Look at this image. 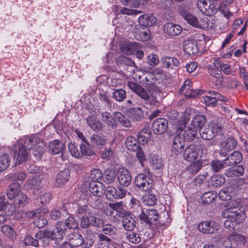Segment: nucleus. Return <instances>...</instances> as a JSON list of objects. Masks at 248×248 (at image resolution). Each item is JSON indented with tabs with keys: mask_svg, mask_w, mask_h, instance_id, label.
Segmentation results:
<instances>
[{
	"mask_svg": "<svg viewBox=\"0 0 248 248\" xmlns=\"http://www.w3.org/2000/svg\"><path fill=\"white\" fill-rule=\"evenodd\" d=\"M157 78L155 75L150 73H146L144 75L141 83L145 85L149 91L153 90L158 93H160V89L156 85Z\"/></svg>",
	"mask_w": 248,
	"mask_h": 248,
	"instance_id": "6",
	"label": "nucleus"
},
{
	"mask_svg": "<svg viewBox=\"0 0 248 248\" xmlns=\"http://www.w3.org/2000/svg\"><path fill=\"white\" fill-rule=\"evenodd\" d=\"M102 227V232L109 236L114 235L117 231L116 228L110 224H103Z\"/></svg>",
	"mask_w": 248,
	"mask_h": 248,
	"instance_id": "54",
	"label": "nucleus"
},
{
	"mask_svg": "<svg viewBox=\"0 0 248 248\" xmlns=\"http://www.w3.org/2000/svg\"><path fill=\"white\" fill-rule=\"evenodd\" d=\"M89 202L93 207L101 209L104 207L105 202L102 195H91L89 199Z\"/></svg>",
	"mask_w": 248,
	"mask_h": 248,
	"instance_id": "27",
	"label": "nucleus"
},
{
	"mask_svg": "<svg viewBox=\"0 0 248 248\" xmlns=\"http://www.w3.org/2000/svg\"><path fill=\"white\" fill-rule=\"evenodd\" d=\"M198 228L202 233L212 234L219 230V225L214 221H204L199 223Z\"/></svg>",
	"mask_w": 248,
	"mask_h": 248,
	"instance_id": "8",
	"label": "nucleus"
},
{
	"mask_svg": "<svg viewBox=\"0 0 248 248\" xmlns=\"http://www.w3.org/2000/svg\"><path fill=\"white\" fill-rule=\"evenodd\" d=\"M126 234L127 240L131 243L138 244L141 241L140 236L138 233L129 231Z\"/></svg>",
	"mask_w": 248,
	"mask_h": 248,
	"instance_id": "61",
	"label": "nucleus"
},
{
	"mask_svg": "<svg viewBox=\"0 0 248 248\" xmlns=\"http://www.w3.org/2000/svg\"><path fill=\"white\" fill-rule=\"evenodd\" d=\"M244 172V168L242 165L234 168H230L225 170L224 174L228 177H235L242 176Z\"/></svg>",
	"mask_w": 248,
	"mask_h": 248,
	"instance_id": "28",
	"label": "nucleus"
},
{
	"mask_svg": "<svg viewBox=\"0 0 248 248\" xmlns=\"http://www.w3.org/2000/svg\"><path fill=\"white\" fill-rule=\"evenodd\" d=\"M116 176L115 170L108 169L105 171L102 178L106 183L111 184L115 181Z\"/></svg>",
	"mask_w": 248,
	"mask_h": 248,
	"instance_id": "41",
	"label": "nucleus"
},
{
	"mask_svg": "<svg viewBox=\"0 0 248 248\" xmlns=\"http://www.w3.org/2000/svg\"><path fill=\"white\" fill-rule=\"evenodd\" d=\"M125 144L127 149L131 152L138 150L140 145L135 137L132 136H128L125 141Z\"/></svg>",
	"mask_w": 248,
	"mask_h": 248,
	"instance_id": "35",
	"label": "nucleus"
},
{
	"mask_svg": "<svg viewBox=\"0 0 248 248\" xmlns=\"http://www.w3.org/2000/svg\"><path fill=\"white\" fill-rule=\"evenodd\" d=\"M80 156L91 157L94 155V151L91 148V145L89 142L87 143H81L80 145Z\"/></svg>",
	"mask_w": 248,
	"mask_h": 248,
	"instance_id": "39",
	"label": "nucleus"
},
{
	"mask_svg": "<svg viewBox=\"0 0 248 248\" xmlns=\"http://www.w3.org/2000/svg\"><path fill=\"white\" fill-rule=\"evenodd\" d=\"M202 162L200 160L196 161L191 164L186 168V171L190 174H196L201 169Z\"/></svg>",
	"mask_w": 248,
	"mask_h": 248,
	"instance_id": "47",
	"label": "nucleus"
},
{
	"mask_svg": "<svg viewBox=\"0 0 248 248\" xmlns=\"http://www.w3.org/2000/svg\"><path fill=\"white\" fill-rule=\"evenodd\" d=\"M206 122L205 118L203 115H196L192 120L191 125L194 129H201Z\"/></svg>",
	"mask_w": 248,
	"mask_h": 248,
	"instance_id": "42",
	"label": "nucleus"
},
{
	"mask_svg": "<svg viewBox=\"0 0 248 248\" xmlns=\"http://www.w3.org/2000/svg\"><path fill=\"white\" fill-rule=\"evenodd\" d=\"M114 151L110 147L101 150L100 153L101 158L105 160H111L114 157Z\"/></svg>",
	"mask_w": 248,
	"mask_h": 248,
	"instance_id": "51",
	"label": "nucleus"
},
{
	"mask_svg": "<svg viewBox=\"0 0 248 248\" xmlns=\"http://www.w3.org/2000/svg\"><path fill=\"white\" fill-rule=\"evenodd\" d=\"M117 177L119 184L124 186H128L131 182L130 172L124 167L118 168Z\"/></svg>",
	"mask_w": 248,
	"mask_h": 248,
	"instance_id": "9",
	"label": "nucleus"
},
{
	"mask_svg": "<svg viewBox=\"0 0 248 248\" xmlns=\"http://www.w3.org/2000/svg\"><path fill=\"white\" fill-rule=\"evenodd\" d=\"M237 145V142L233 138H228L221 144L219 155L222 157L226 156L228 152L235 149Z\"/></svg>",
	"mask_w": 248,
	"mask_h": 248,
	"instance_id": "11",
	"label": "nucleus"
},
{
	"mask_svg": "<svg viewBox=\"0 0 248 248\" xmlns=\"http://www.w3.org/2000/svg\"><path fill=\"white\" fill-rule=\"evenodd\" d=\"M243 160V155L238 151H234L230 154L225 159L226 167L232 166L239 164Z\"/></svg>",
	"mask_w": 248,
	"mask_h": 248,
	"instance_id": "17",
	"label": "nucleus"
},
{
	"mask_svg": "<svg viewBox=\"0 0 248 248\" xmlns=\"http://www.w3.org/2000/svg\"><path fill=\"white\" fill-rule=\"evenodd\" d=\"M28 150L25 147L21 145L19 146L18 151L17 160L19 163L26 160L28 155Z\"/></svg>",
	"mask_w": 248,
	"mask_h": 248,
	"instance_id": "56",
	"label": "nucleus"
},
{
	"mask_svg": "<svg viewBox=\"0 0 248 248\" xmlns=\"http://www.w3.org/2000/svg\"><path fill=\"white\" fill-rule=\"evenodd\" d=\"M231 240L233 246L239 248L244 247L247 242V238L245 236L237 233L231 234Z\"/></svg>",
	"mask_w": 248,
	"mask_h": 248,
	"instance_id": "31",
	"label": "nucleus"
},
{
	"mask_svg": "<svg viewBox=\"0 0 248 248\" xmlns=\"http://www.w3.org/2000/svg\"><path fill=\"white\" fill-rule=\"evenodd\" d=\"M161 61L163 66L167 68L172 69L174 67H178L180 65L179 61L174 57H163Z\"/></svg>",
	"mask_w": 248,
	"mask_h": 248,
	"instance_id": "32",
	"label": "nucleus"
},
{
	"mask_svg": "<svg viewBox=\"0 0 248 248\" xmlns=\"http://www.w3.org/2000/svg\"><path fill=\"white\" fill-rule=\"evenodd\" d=\"M21 190L20 184L17 182L12 183L9 186L7 191V196L8 199H14Z\"/></svg>",
	"mask_w": 248,
	"mask_h": 248,
	"instance_id": "29",
	"label": "nucleus"
},
{
	"mask_svg": "<svg viewBox=\"0 0 248 248\" xmlns=\"http://www.w3.org/2000/svg\"><path fill=\"white\" fill-rule=\"evenodd\" d=\"M201 138L205 140H210L214 137L210 127L205 128L200 130Z\"/></svg>",
	"mask_w": 248,
	"mask_h": 248,
	"instance_id": "63",
	"label": "nucleus"
},
{
	"mask_svg": "<svg viewBox=\"0 0 248 248\" xmlns=\"http://www.w3.org/2000/svg\"><path fill=\"white\" fill-rule=\"evenodd\" d=\"M128 112L131 114L133 120L136 122L140 121L144 117L143 112L141 108L137 107L129 108Z\"/></svg>",
	"mask_w": 248,
	"mask_h": 248,
	"instance_id": "40",
	"label": "nucleus"
},
{
	"mask_svg": "<svg viewBox=\"0 0 248 248\" xmlns=\"http://www.w3.org/2000/svg\"><path fill=\"white\" fill-rule=\"evenodd\" d=\"M185 146V140L179 134H177L173 139L171 144V153L174 155H179Z\"/></svg>",
	"mask_w": 248,
	"mask_h": 248,
	"instance_id": "13",
	"label": "nucleus"
},
{
	"mask_svg": "<svg viewBox=\"0 0 248 248\" xmlns=\"http://www.w3.org/2000/svg\"><path fill=\"white\" fill-rule=\"evenodd\" d=\"M168 126V121L165 118H159L153 122L152 129L155 134L160 135L166 132Z\"/></svg>",
	"mask_w": 248,
	"mask_h": 248,
	"instance_id": "12",
	"label": "nucleus"
},
{
	"mask_svg": "<svg viewBox=\"0 0 248 248\" xmlns=\"http://www.w3.org/2000/svg\"><path fill=\"white\" fill-rule=\"evenodd\" d=\"M238 191V188L235 185H230L224 187L219 192V197L223 201H228L235 196Z\"/></svg>",
	"mask_w": 248,
	"mask_h": 248,
	"instance_id": "10",
	"label": "nucleus"
},
{
	"mask_svg": "<svg viewBox=\"0 0 248 248\" xmlns=\"http://www.w3.org/2000/svg\"><path fill=\"white\" fill-rule=\"evenodd\" d=\"M16 211L15 206L9 203L1 202V221L5 222L9 217L13 215Z\"/></svg>",
	"mask_w": 248,
	"mask_h": 248,
	"instance_id": "16",
	"label": "nucleus"
},
{
	"mask_svg": "<svg viewBox=\"0 0 248 248\" xmlns=\"http://www.w3.org/2000/svg\"><path fill=\"white\" fill-rule=\"evenodd\" d=\"M216 198L217 195L212 191L204 193L201 197L202 202L206 204H209L212 203Z\"/></svg>",
	"mask_w": 248,
	"mask_h": 248,
	"instance_id": "48",
	"label": "nucleus"
},
{
	"mask_svg": "<svg viewBox=\"0 0 248 248\" xmlns=\"http://www.w3.org/2000/svg\"><path fill=\"white\" fill-rule=\"evenodd\" d=\"M222 216L226 219L224 222V227L230 231H234L236 225L241 222L243 216L241 214H236L229 212L223 211Z\"/></svg>",
	"mask_w": 248,
	"mask_h": 248,
	"instance_id": "2",
	"label": "nucleus"
},
{
	"mask_svg": "<svg viewBox=\"0 0 248 248\" xmlns=\"http://www.w3.org/2000/svg\"><path fill=\"white\" fill-rule=\"evenodd\" d=\"M127 85L132 91L142 99L146 101H148L150 99L149 93L141 85L134 82H128Z\"/></svg>",
	"mask_w": 248,
	"mask_h": 248,
	"instance_id": "15",
	"label": "nucleus"
},
{
	"mask_svg": "<svg viewBox=\"0 0 248 248\" xmlns=\"http://www.w3.org/2000/svg\"><path fill=\"white\" fill-rule=\"evenodd\" d=\"M141 45L138 43H130L121 44L120 50L122 53L131 55L134 53L136 49L140 48Z\"/></svg>",
	"mask_w": 248,
	"mask_h": 248,
	"instance_id": "25",
	"label": "nucleus"
},
{
	"mask_svg": "<svg viewBox=\"0 0 248 248\" xmlns=\"http://www.w3.org/2000/svg\"><path fill=\"white\" fill-rule=\"evenodd\" d=\"M45 146V143L42 141L35 146V149L33 150V154L37 159H41L44 152Z\"/></svg>",
	"mask_w": 248,
	"mask_h": 248,
	"instance_id": "60",
	"label": "nucleus"
},
{
	"mask_svg": "<svg viewBox=\"0 0 248 248\" xmlns=\"http://www.w3.org/2000/svg\"><path fill=\"white\" fill-rule=\"evenodd\" d=\"M186 120H180L176 121L175 124H173V133H176L177 134H179L185 128L186 124Z\"/></svg>",
	"mask_w": 248,
	"mask_h": 248,
	"instance_id": "55",
	"label": "nucleus"
},
{
	"mask_svg": "<svg viewBox=\"0 0 248 248\" xmlns=\"http://www.w3.org/2000/svg\"><path fill=\"white\" fill-rule=\"evenodd\" d=\"M183 49L189 55L196 54L199 52L198 44L195 40H185L183 43Z\"/></svg>",
	"mask_w": 248,
	"mask_h": 248,
	"instance_id": "19",
	"label": "nucleus"
},
{
	"mask_svg": "<svg viewBox=\"0 0 248 248\" xmlns=\"http://www.w3.org/2000/svg\"><path fill=\"white\" fill-rule=\"evenodd\" d=\"M197 5L204 15L211 16L220 10L223 2L222 0H198Z\"/></svg>",
	"mask_w": 248,
	"mask_h": 248,
	"instance_id": "1",
	"label": "nucleus"
},
{
	"mask_svg": "<svg viewBox=\"0 0 248 248\" xmlns=\"http://www.w3.org/2000/svg\"><path fill=\"white\" fill-rule=\"evenodd\" d=\"M136 186L143 191L149 192L153 188V181L148 176L144 174H138L135 178Z\"/></svg>",
	"mask_w": 248,
	"mask_h": 248,
	"instance_id": "3",
	"label": "nucleus"
},
{
	"mask_svg": "<svg viewBox=\"0 0 248 248\" xmlns=\"http://www.w3.org/2000/svg\"><path fill=\"white\" fill-rule=\"evenodd\" d=\"M104 185L100 182H91L89 185V190L92 195H103Z\"/></svg>",
	"mask_w": 248,
	"mask_h": 248,
	"instance_id": "30",
	"label": "nucleus"
},
{
	"mask_svg": "<svg viewBox=\"0 0 248 248\" xmlns=\"http://www.w3.org/2000/svg\"><path fill=\"white\" fill-rule=\"evenodd\" d=\"M68 239L75 248L80 246L83 242V237L78 232H71L67 236Z\"/></svg>",
	"mask_w": 248,
	"mask_h": 248,
	"instance_id": "23",
	"label": "nucleus"
},
{
	"mask_svg": "<svg viewBox=\"0 0 248 248\" xmlns=\"http://www.w3.org/2000/svg\"><path fill=\"white\" fill-rule=\"evenodd\" d=\"M98 98L100 101L105 103V106L108 108H111L112 107V102L110 100L108 93L103 91L100 92L99 93Z\"/></svg>",
	"mask_w": 248,
	"mask_h": 248,
	"instance_id": "57",
	"label": "nucleus"
},
{
	"mask_svg": "<svg viewBox=\"0 0 248 248\" xmlns=\"http://www.w3.org/2000/svg\"><path fill=\"white\" fill-rule=\"evenodd\" d=\"M1 231L9 239H13L15 236V233L13 228L9 225H4L1 227Z\"/></svg>",
	"mask_w": 248,
	"mask_h": 248,
	"instance_id": "64",
	"label": "nucleus"
},
{
	"mask_svg": "<svg viewBox=\"0 0 248 248\" xmlns=\"http://www.w3.org/2000/svg\"><path fill=\"white\" fill-rule=\"evenodd\" d=\"M150 31L148 29L145 31L141 30L135 32V37L137 40L141 41H145L150 39Z\"/></svg>",
	"mask_w": 248,
	"mask_h": 248,
	"instance_id": "52",
	"label": "nucleus"
},
{
	"mask_svg": "<svg viewBox=\"0 0 248 248\" xmlns=\"http://www.w3.org/2000/svg\"><path fill=\"white\" fill-rule=\"evenodd\" d=\"M52 198V195L50 193H45L34 201V203L36 206L42 207L47 204Z\"/></svg>",
	"mask_w": 248,
	"mask_h": 248,
	"instance_id": "37",
	"label": "nucleus"
},
{
	"mask_svg": "<svg viewBox=\"0 0 248 248\" xmlns=\"http://www.w3.org/2000/svg\"><path fill=\"white\" fill-rule=\"evenodd\" d=\"M41 140L37 136H32L27 137L24 141V144L22 145L28 150H30L36 145L40 143Z\"/></svg>",
	"mask_w": 248,
	"mask_h": 248,
	"instance_id": "36",
	"label": "nucleus"
},
{
	"mask_svg": "<svg viewBox=\"0 0 248 248\" xmlns=\"http://www.w3.org/2000/svg\"><path fill=\"white\" fill-rule=\"evenodd\" d=\"M70 177V170L69 169H64L60 171L57 175L56 185L61 186L64 185L69 180Z\"/></svg>",
	"mask_w": 248,
	"mask_h": 248,
	"instance_id": "26",
	"label": "nucleus"
},
{
	"mask_svg": "<svg viewBox=\"0 0 248 248\" xmlns=\"http://www.w3.org/2000/svg\"><path fill=\"white\" fill-rule=\"evenodd\" d=\"M113 116L123 126L126 127H130L131 126L132 124L130 120L121 113L116 112L114 113Z\"/></svg>",
	"mask_w": 248,
	"mask_h": 248,
	"instance_id": "44",
	"label": "nucleus"
},
{
	"mask_svg": "<svg viewBox=\"0 0 248 248\" xmlns=\"http://www.w3.org/2000/svg\"><path fill=\"white\" fill-rule=\"evenodd\" d=\"M197 135V131L192 128H188L185 130L183 134V139L187 141H191Z\"/></svg>",
	"mask_w": 248,
	"mask_h": 248,
	"instance_id": "49",
	"label": "nucleus"
},
{
	"mask_svg": "<svg viewBox=\"0 0 248 248\" xmlns=\"http://www.w3.org/2000/svg\"><path fill=\"white\" fill-rule=\"evenodd\" d=\"M211 184L214 187H217L223 185L226 182L225 177L221 174L213 175L211 178Z\"/></svg>",
	"mask_w": 248,
	"mask_h": 248,
	"instance_id": "53",
	"label": "nucleus"
},
{
	"mask_svg": "<svg viewBox=\"0 0 248 248\" xmlns=\"http://www.w3.org/2000/svg\"><path fill=\"white\" fill-rule=\"evenodd\" d=\"M109 206L114 210L118 213L120 217H123L126 213L124 210L125 205L123 202H119L116 203H109Z\"/></svg>",
	"mask_w": 248,
	"mask_h": 248,
	"instance_id": "45",
	"label": "nucleus"
},
{
	"mask_svg": "<svg viewBox=\"0 0 248 248\" xmlns=\"http://www.w3.org/2000/svg\"><path fill=\"white\" fill-rule=\"evenodd\" d=\"M62 223L63 227L67 230H75L78 227V222L72 217H69L65 222L62 221Z\"/></svg>",
	"mask_w": 248,
	"mask_h": 248,
	"instance_id": "58",
	"label": "nucleus"
},
{
	"mask_svg": "<svg viewBox=\"0 0 248 248\" xmlns=\"http://www.w3.org/2000/svg\"><path fill=\"white\" fill-rule=\"evenodd\" d=\"M122 217V225L124 228L128 231L134 230L136 227V222L132 216L126 213Z\"/></svg>",
	"mask_w": 248,
	"mask_h": 248,
	"instance_id": "21",
	"label": "nucleus"
},
{
	"mask_svg": "<svg viewBox=\"0 0 248 248\" xmlns=\"http://www.w3.org/2000/svg\"><path fill=\"white\" fill-rule=\"evenodd\" d=\"M112 97L117 102H123L126 97V92L123 89H114Z\"/></svg>",
	"mask_w": 248,
	"mask_h": 248,
	"instance_id": "46",
	"label": "nucleus"
},
{
	"mask_svg": "<svg viewBox=\"0 0 248 248\" xmlns=\"http://www.w3.org/2000/svg\"><path fill=\"white\" fill-rule=\"evenodd\" d=\"M91 145L94 147H100L105 146L107 143V140L102 134H93L90 139Z\"/></svg>",
	"mask_w": 248,
	"mask_h": 248,
	"instance_id": "22",
	"label": "nucleus"
},
{
	"mask_svg": "<svg viewBox=\"0 0 248 248\" xmlns=\"http://www.w3.org/2000/svg\"><path fill=\"white\" fill-rule=\"evenodd\" d=\"M139 218L146 223L151 224L157 221L158 218V214L155 209H147L146 211L139 215Z\"/></svg>",
	"mask_w": 248,
	"mask_h": 248,
	"instance_id": "14",
	"label": "nucleus"
},
{
	"mask_svg": "<svg viewBox=\"0 0 248 248\" xmlns=\"http://www.w3.org/2000/svg\"><path fill=\"white\" fill-rule=\"evenodd\" d=\"M151 166L155 170H159L163 166V161L158 155H154L150 161Z\"/></svg>",
	"mask_w": 248,
	"mask_h": 248,
	"instance_id": "59",
	"label": "nucleus"
},
{
	"mask_svg": "<svg viewBox=\"0 0 248 248\" xmlns=\"http://www.w3.org/2000/svg\"><path fill=\"white\" fill-rule=\"evenodd\" d=\"M116 62L119 66L126 65L135 67L136 65L133 61L124 55L119 56L116 60Z\"/></svg>",
	"mask_w": 248,
	"mask_h": 248,
	"instance_id": "50",
	"label": "nucleus"
},
{
	"mask_svg": "<svg viewBox=\"0 0 248 248\" xmlns=\"http://www.w3.org/2000/svg\"><path fill=\"white\" fill-rule=\"evenodd\" d=\"M65 148L64 144L58 140L50 142L48 145V151L52 155L62 154Z\"/></svg>",
	"mask_w": 248,
	"mask_h": 248,
	"instance_id": "18",
	"label": "nucleus"
},
{
	"mask_svg": "<svg viewBox=\"0 0 248 248\" xmlns=\"http://www.w3.org/2000/svg\"><path fill=\"white\" fill-rule=\"evenodd\" d=\"M67 232V229L63 227L62 221H59L52 231H49V232H46L47 238L55 240L58 242L63 239Z\"/></svg>",
	"mask_w": 248,
	"mask_h": 248,
	"instance_id": "4",
	"label": "nucleus"
},
{
	"mask_svg": "<svg viewBox=\"0 0 248 248\" xmlns=\"http://www.w3.org/2000/svg\"><path fill=\"white\" fill-rule=\"evenodd\" d=\"M151 132L149 128H143L138 135V138L140 142L143 144L147 143L151 138Z\"/></svg>",
	"mask_w": 248,
	"mask_h": 248,
	"instance_id": "43",
	"label": "nucleus"
},
{
	"mask_svg": "<svg viewBox=\"0 0 248 248\" xmlns=\"http://www.w3.org/2000/svg\"><path fill=\"white\" fill-rule=\"evenodd\" d=\"M138 21L141 25L145 27L152 26L156 23V19L152 15H143L139 17Z\"/></svg>",
	"mask_w": 248,
	"mask_h": 248,
	"instance_id": "34",
	"label": "nucleus"
},
{
	"mask_svg": "<svg viewBox=\"0 0 248 248\" xmlns=\"http://www.w3.org/2000/svg\"><path fill=\"white\" fill-rule=\"evenodd\" d=\"M87 124L93 131L99 132L103 129L102 124L95 116H89L86 119Z\"/></svg>",
	"mask_w": 248,
	"mask_h": 248,
	"instance_id": "24",
	"label": "nucleus"
},
{
	"mask_svg": "<svg viewBox=\"0 0 248 248\" xmlns=\"http://www.w3.org/2000/svg\"><path fill=\"white\" fill-rule=\"evenodd\" d=\"M199 151L200 147L198 145L191 144L184 150L183 158L189 162L194 161L197 158Z\"/></svg>",
	"mask_w": 248,
	"mask_h": 248,
	"instance_id": "7",
	"label": "nucleus"
},
{
	"mask_svg": "<svg viewBox=\"0 0 248 248\" xmlns=\"http://www.w3.org/2000/svg\"><path fill=\"white\" fill-rule=\"evenodd\" d=\"M242 206V203L241 202L240 199H232L230 201L227 205V208L224 211H229L230 212H232L233 213L236 214H243L240 212H238V210H237V208H239Z\"/></svg>",
	"mask_w": 248,
	"mask_h": 248,
	"instance_id": "33",
	"label": "nucleus"
},
{
	"mask_svg": "<svg viewBox=\"0 0 248 248\" xmlns=\"http://www.w3.org/2000/svg\"><path fill=\"white\" fill-rule=\"evenodd\" d=\"M163 30L169 35L175 36L181 33L182 28L179 25L168 22L164 25Z\"/></svg>",
	"mask_w": 248,
	"mask_h": 248,
	"instance_id": "20",
	"label": "nucleus"
},
{
	"mask_svg": "<svg viewBox=\"0 0 248 248\" xmlns=\"http://www.w3.org/2000/svg\"><path fill=\"white\" fill-rule=\"evenodd\" d=\"M127 192V190L121 186H118V189L112 186H108L105 191L107 198L110 201L114 199H120L124 198Z\"/></svg>",
	"mask_w": 248,
	"mask_h": 248,
	"instance_id": "5",
	"label": "nucleus"
},
{
	"mask_svg": "<svg viewBox=\"0 0 248 248\" xmlns=\"http://www.w3.org/2000/svg\"><path fill=\"white\" fill-rule=\"evenodd\" d=\"M101 120L106 122L108 126L112 128H116L117 124L111 114L108 112H103L101 114Z\"/></svg>",
	"mask_w": 248,
	"mask_h": 248,
	"instance_id": "38",
	"label": "nucleus"
},
{
	"mask_svg": "<svg viewBox=\"0 0 248 248\" xmlns=\"http://www.w3.org/2000/svg\"><path fill=\"white\" fill-rule=\"evenodd\" d=\"M211 166L213 170L216 172H218L226 166L224 162V159L221 161L219 160H213L211 163Z\"/></svg>",
	"mask_w": 248,
	"mask_h": 248,
	"instance_id": "62",
	"label": "nucleus"
}]
</instances>
